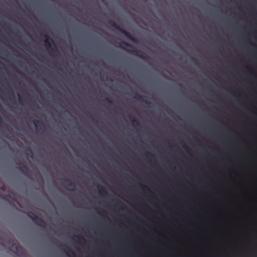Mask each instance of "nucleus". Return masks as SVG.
I'll return each mask as SVG.
<instances>
[{
	"label": "nucleus",
	"mask_w": 257,
	"mask_h": 257,
	"mask_svg": "<svg viewBox=\"0 0 257 257\" xmlns=\"http://www.w3.org/2000/svg\"><path fill=\"white\" fill-rule=\"evenodd\" d=\"M119 46L122 49L131 53L138 57L145 60L149 59V57L146 55L143 51L140 50L136 49L132 45L124 41L119 43Z\"/></svg>",
	"instance_id": "nucleus-1"
},
{
	"label": "nucleus",
	"mask_w": 257,
	"mask_h": 257,
	"mask_svg": "<svg viewBox=\"0 0 257 257\" xmlns=\"http://www.w3.org/2000/svg\"><path fill=\"white\" fill-rule=\"evenodd\" d=\"M7 244L10 246V249L18 256H22L24 254V250L22 247L16 242L12 237L7 238V240L0 236V244Z\"/></svg>",
	"instance_id": "nucleus-2"
},
{
	"label": "nucleus",
	"mask_w": 257,
	"mask_h": 257,
	"mask_svg": "<svg viewBox=\"0 0 257 257\" xmlns=\"http://www.w3.org/2000/svg\"><path fill=\"white\" fill-rule=\"evenodd\" d=\"M108 23L114 29L118 31L121 34H123L128 39L131 40L132 42L136 44L138 43V41L135 37L133 36L132 35H131L129 32L125 30L124 29L118 26L114 21L110 20L109 21Z\"/></svg>",
	"instance_id": "nucleus-3"
},
{
	"label": "nucleus",
	"mask_w": 257,
	"mask_h": 257,
	"mask_svg": "<svg viewBox=\"0 0 257 257\" xmlns=\"http://www.w3.org/2000/svg\"><path fill=\"white\" fill-rule=\"evenodd\" d=\"M43 37L45 38L44 42L45 47L48 50V51L51 53L52 55H55L56 53L58 54V49L53 39L51 38L47 34L44 35Z\"/></svg>",
	"instance_id": "nucleus-4"
},
{
	"label": "nucleus",
	"mask_w": 257,
	"mask_h": 257,
	"mask_svg": "<svg viewBox=\"0 0 257 257\" xmlns=\"http://www.w3.org/2000/svg\"><path fill=\"white\" fill-rule=\"evenodd\" d=\"M29 217L32 219L34 222L38 226L45 227L46 226V222L41 217L37 215L33 211H29L27 213Z\"/></svg>",
	"instance_id": "nucleus-5"
},
{
	"label": "nucleus",
	"mask_w": 257,
	"mask_h": 257,
	"mask_svg": "<svg viewBox=\"0 0 257 257\" xmlns=\"http://www.w3.org/2000/svg\"><path fill=\"white\" fill-rule=\"evenodd\" d=\"M63 181L65 182L63 183L66 186V188L71 191H74L75 188V183L68 179H64Z\"/></svg>",
	"instance_id": "nucleus-6"
},
{
	"label": "nucleus",
	"mask_w": 257,
	"mask_h": 257,
	"mask_svg": "<svg viewBox=\"0 0 257 257\" xmlns=\"http://www.w3.org/2000/svg\"><path fill=\"white\" fill-rule=\"evenodd\" d=\"M134 98L136 99L137 100L140 101H143L146 104L149 105L150 103L147 100H145L144 99V97L143 96H142V95L138 94V93H136L134 96Z\"/></svg>",
	"instance_id": "nucleus-7"
},
{
	"label": "nucleus",
	"mask_w": 257,
	"mask_h": 257,
	"mask_svg": "<svg viewBox=\"0 0 257 257\" xmlns=\"http://www.w3.org/2000/svg\"><path fill=\"white\" fill-rule=\"evenodd\" d=\"M34 123L37 128H38V127L40 126V128L39 129V130H44V125L42 121L34 120Z\"/></svg>",
	"instance_id": "nucleus-8"
},
{
	"label": "nucleus",
	"mask_w": 257,
	"mask_h": 257,
	"mask_svg": "<svg viewBox=\"0 0 257 257\" xmlns=\"http://www.w3.org/2000/svg\"><path fill=\"white\" fill-rule=\"evenodd\" d=\"M98 190L99 194L101 195H106L107 194L106 190L101 186H98Z\"/></svg>",
	"instance_id": "nucleus-9"
},
{
	"label": "nucleus",
	"mask_w": 257,
	"mask_h": 257,
	"mask_svg": "<svg viewBox=\"0 0 257 257\" xmlns=\"http://www.w3.org/2000/svg\"><path fill=\"white\" fill-rule=\"evenodd\" d=\"M129 119L131 120V122L136 126H139L140 123L139 122V121L133 116L132 115H130L128 116Z\"/></svg>",
	"instance_id": "nucleus-10"
},
{
	"label": "nucleus",
	"mask_w": 257,
	"mask_h": 257,
	"mask_svg": "<svg viewBox=\"0 0 257 257\" xmlns=\"http://www.w3.org/2000/svg\"><path fill=\"white\" fill-rule=\"evenodd\" d=\"M68 251L65 249H64V251L69 256V257H75V252L71 249H68Z\"/></svg>",
	"instance_id": "nucleus-11"
},
{
	"label": "nucleus",
	"mask_w": 257,
	"mask_h": 257,
	"mask_svg": "<svg viewBox=\"0 0 257 257\" xmlns=\"http://www.w3.org/2000/svg\"><path fill=\"white\" fill-rule=\"evenodd\" d=\"M75 237L77 239V242L80 244H82V242H81V241H83L84 242L86 241V240L85 239V238L81 236H80V235L75 236Z\"/></svg>",
	"instance_id": "nucleus-12"
},
{
	"label": "nucleus",
	"mask_w": 257,
	"mask_h": 257,
	"mask_svg": "<svg viewBox=\"0 0 257 257\" xmlns=\"http://www.w3.org/2000/svg\"><path fill=\"white\" fill-rule=\"evenodd\" d=\"M19 169L21 171L24 172L25 171L28 170V168H27V166L25 165H24V164H22V166L19 168Z\"/></svg>",
	"instance_id": "nucleus-13"
},
{
	"label": "nucleus",
	"mask_w": 257,
	"mask_h": 257,
	"mask_svg": "<svg viewBox=\"0 0 257 257\" xmlns=\"http://www.w3.org/2000/svg\"><path fill=\"white\" fill-rule=\"evenodd\" d=\"M104 101H105L106 103H108V104H113V101L111 99H109V98H106L104 99Z\"/></svg>",
	"instance_id": "nucleus-14"
},
{
	"label": "nucleus",
	"mask_w": 257,
	"mask_h": 257,
	"mask_svg": "<svg viewBox=\"0 0 257 257\" xmlns=\"http://www.w3.org/2000/svg\"><path fill=\"white\" fill-rule=\"evenodd\" d=\"M29 153H27V155L30 156V157L32 158L33 157V153H32V151H31V150L29 149Z\"/></svg>",
	"instance_id": "nucleus-15"
},
{
	"label": "nucleus",
	"mask_w": 257,
	"mask_h": 257,
	"mask_svg": "<svg viewBox=\"0 0 257 257\" xmlns=\"http://www.w3.org/2000/svg\"><path fill=\"white\" fill-rule=\"evenodd\" d=\"M0 197L4 200H7V198L8 197V196H2L0 195Z\"/></svg>",
	"instance_id": "nucleus-16"
},
{
	"label": "nucleus",
	"mask_w": 257,
	"mask_h": 257,
	"mask_svg": "<svg viewBox=\"0 0 257 257\" xmlns=\"http://www.w3.org/2000/svg\"><path fill=\"white\" fill-rule=\"evenodd\" d=\"M18 96H19V102L20 103H21L22 102V98L20 96V95L19 94H18Z\"/></svg>",
	"instance_id": "nucleus-17"
},
{
	"label": "nucleus",
	"mask_w": 257,
	"mask_h": 257,
	"mask_svg": "<svg viewBox=\"0 0 257 257\" xmlns=\"http://www.w3.org/2000/svg\"><path fill=\"white\" fill-rule=\"evenodd\" d=\"M146 156H147V157H148V155H151V156H153L151 154H150V153H149V152H147V153H146Z\"/></svg>",
	"instance_id": "nucleus-18"
},
{
	"label": "nucleus",
	"mask_w": 257,
	"mask_h": 257,
	"mask_svg": "<svg viewBox=\"0 0 257 257\" xmlns=\"http://www.w3.org/2000/svg\"><path fill=\"white\" fill-rule=\"evenodd\" d=\"M183 148L186 150H187L188 149V147H187L186 145H184Z\"/></svg>",
	"instance_id": "nucleus-19"
},
{
	"label": "nucleus",
	"mask_w": 257,
	"mask_h": 257,
	"mask_svg": "<svg viewBox=\"0 0 257 257\" xmlns=\"http://www.w3.org/2000/svg\"><path fill=\"white\" fill-rule=\"evenodd\" d=\"M2 122H3L1 116H0V125L2 124Z\"/></svg>",
	"instance_id": "nucleus-20"
},
{
	"label": "nucleus",
	"mask_w": 257,
	"mask_h": 257,
	"mask_svg": "<svg viewBox=\"0 0 257 257\" xmlns=\"http://www.w3.org/2000/svg\"><path fill=\"white\" fill-rule=\"evenodd\" d=\"M192 60H193V61H194V62H195V61H195V60L194 58H192Z\"/></svg>",
	"instance_id": "nucleus-21"
}]
</instances>
